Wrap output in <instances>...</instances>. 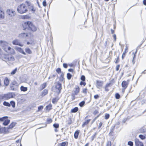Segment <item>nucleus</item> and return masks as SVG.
<instances>
[{
    "label": "nucleus",
    "mask_w": 146,
    "mask_h": 146,
    "mask_svg": "<svg viewBox=\"0 0 146 146\" xmlns=\"http://www.w3.org/2000/svg\"><path fill=\"white\" fill-rule=\"evenodd\" d=\"M17 11L19 13L23 14L28 11L27 7L24 4H22L18 7Z\"/></svg>",
    "instance_id": "obj_1"
},
{
    "label": "nucleus",
    "mask_w": 146,
    "mask_h": 146,
    "mask_svg": "<svg viewBox=\"0 0 146 146\" xmlns=\"http://www.w3.org/2000/svg\"><path fill=\"white\" fill-rule=\"evenodd\" d=\"M25 25L28 27V29L33 31H35L37 30L36 27L30 21H28L25 23Z\"/></svg>",
    "instance_id": "obj_2"
},
{
    "label": "nucleus",
    "mask_w": 146,
    "mask_h": 146,
    "mask_svg": "<svg viewBox=\"0 0 146 146\" xmlns=\"http://www.w3.org/2000/svg\"><path fill=\"white\" fill-rule=\"evenodd\" d=\"M19 86L18 83L15 81H13L10 85V90L13 91H16Z\"/></svg>",
    "instance_id": "obj_3"
},
{
    "label": "nucleus",
    "mask_w": 146,
    "mask_h": 146,
    "mask_svg": "<svg viewBox=\"0 0 146 146\" xmlns=\"http://www.w3.org/2000/svg\"><path fill=\"white\" fill-rule=\"evenodd\" d=\"M55 88H56L55 92H57L58 94H59L62 89L61 84L59 82L57 83L56 85Z\"/></svg>",
    "instance_id": "obj_4"
},
{
    "label": "nucleus",
    "mask_w": 146,
    "mask_h": 146,
    "mask_svg": "<svg viewBox=\"0 0 146 146\" xmlns=\"http://www.w3.org/2000/svg\"><path fill=\"white\" fill-rule=\"evenodd\" d=\"M5 100H8L11 98H13L15 96L14 93H9L7 94H4Z\"/></svg>",
    "instance_id": "obj_5"
},
{
    "label": "nucleus",
    "mask_w": 146,
    "mask_h": 146,
    "mask_svg": "<svg viewBox=\"0 0 146 146\" xmlns=\"http://www.w3.org/2000/svg\"><path fill=\"white\" fill-rule=\"evenodd\" d=\"M135 141L136 146H144L143 143L140 141L138 139L136 138L135 140Z\"/></svg>",
    "instance_id": "obj_6"
},
{
    "label": "nucleus",
    "mask_w": 146,
    "mask_h": 146,
    "mask_svg": "<svg viewBox=\"0 0 146 146\" xmlns=\"http://www.w3.org/2000/svg\"><path fill=\"white\" fill-rule=\"evenodd\" d=\"M7 13L11 17L15 15V11L13 10H7Z\"/></svg>",
    "instance_id": "obj_7"
},
{
    "label": "nucleus",
    "mask_w": 146,
    "mask_h": 146,
    "mask_svg": "<svg viewBox=\"0 0 146 146\" xmlns=\"http://www.w3.org/2000/svg\"><path fill=\"white\" fill-rule=\"evenodd\" d=\"M79 91L80 88L78 86H77L74 88V94L73 95V98L72 99V100L75 99L74 98V96L78 94L79 92Z\"/></svg>",
    "instance_id": "obj_8"
},
{
    "label": "nucleus",
    "mask_w": 146,
    "mask_h": 146,
    "mask_svg": "<svg viewBox=\"0 0 146 146\" xmlns=\"http://www.w3.org/2000/svg\"><path fill=\"white\" fill-rule=\"evenodd\" d=\"M13 44L14 45H18L20 46H23V45L21 43L20 40L18 39H15L12 42Z\"/></svg>",
    "instance_id": "obj_9"
},
{
    "label": "nucleus",
    "mask_w": 146,
    "mask_h": 146,
    "mask_svg": "<svg viewBox=\"0 0 146 146\" xmlns=\"http://www.w3.org/2000/svg\"><path fill=\"white\" fill-rule=\"evenodd\" d=\"M128 85V84L127 82L125 81H123L121 83L122 87L124 89V90L127 88V87Z\"/></svg>",
    "instance_id": "obj_10"
},
{
    "label": "nucleus",
    "mask_w": 146,
    "mask_h": 146,
    "mask_svg": "<svg viewBox=\"0 0 146 146\" xmlns=\"http://www.w3.org/2000/svg\"><path fill=\"white\" fill-rule=\"evenodd\" d=\"M28 35V34L27 33H22L19 35V37L20 38H23L27 37Z\"/></svg>",
    "instance_id": "obj_11"
},
{
    "label": "nucleus",
    "mask_w": 146,
    "mask_h": 146,
    "mask_svg": "<svg viewBox=\"0 0 146 146\" xmlns=\"http://www.w3.org/2000/svg\"><path fill=\"white\" fill-rule=\"evenodd\" d=\"M6 59L9 61H13L14 60V58L13 56H6Z\"/></svg>",
    "instance_id": "obj_12"
},
{
    "label": "nucleus",
    "mask_w": 146,
    "mask_h": 146,
    "mask_svg": "<svg viewBox=\"0 0 146 146\" xmlns=\"http://www.w3.org/2000/svg\"><path fill=\"white\" fill-rule=\"evenodd\" d=\"M9 80L8 78H7L6 77L5 78L4 80V84L6 86H7L9 85Z\"/></svg>",
    "instance_id": "obj_13"
},
{
    "label": "nucleus",
    "mask_w": 146,
    "mask_h": 146,
    "mask_svg": "<svg viewBox=\"0 0 146 146\" xmlns=\"http://www.w3.org/2000/svg\"><path fill=\"white\" fill-rule=\"evenodd\" d=\"M80 131L79 130H77L75 131V132L74 133V137L76 139H77L78 138V135Z\"/></svg>",
    "instance_id": "obj_14"
},
{
    "label": "nucleus",
    "mask_w": 146,
    "mask_h": 146,
    "mask_svg": "<svg viewBox=\"0 0 146 146\" xmlns=\"http://www.w3.org/2000/svg\"><path fill=\"white\" fill-rule=\"evenodd\" d=\"M17 50L23 54L25 55L26 53L25 52L23 49L20 47H18L17 48Z\"/></svg>",
    "instance_id": "obj_15"
},
{
    "label": "nucleus",
    "mask_w": 146,
    "mask_h": 146,
    "mask_svg": "<svg viewBox=\"0 0 146 146\" xmlns=\"http://www.w3.org/2000/svg\"><path fill=\"white\" fill-rule=\"evenodd\" d=\"M16 123L15 122H12L7 128L8 129L13 128L15 125Z\"/></svg>",
    "instance_id": "obj_16"
},
{
    "label": "nucleus",
    "mask_w": 146,
    "mask_h": 146,
    "mask_svg": "<svg viewBox=\"0 0 146 146\" xmlns=\"http://www.w3.org/2000/svg\"><path fill=\"white\" fill-rule=\"evenodd\" d=\"M4 18V13L3 11L0 10V19H3Z\"/></svg>",
    "instance_id": "obj_17"
},
{
    "label": "nucleus",
    "mask_w": 146,
    "mask_h": 146,
    "mask_svg": "<svg viewBox=\"0 0 146 146\" xmlns=\"http://www.w3.org/2000/svg\"><path fill=\"white\" fill-rule=\"evenodd\" d=\"M25 52L28 54H30L32 53L31 50L29 48H26L25 49Z\"/></svg>",
    "instance_id": "obj_18"
},
{
    "label": "nucleus",
    "mask_w": 146,
    "mask_h": 146,
    "mask_svg": "<svg viewBox=\"0 0 146 146\" xmlns=\"http://www.w3.org/2000/svg\"><path fill=\"white\" fill-rule=\"evenodd\" d=\"M27 89L28 88L27 87H25L23 86H21L20 87V90L22 91L25 92L27 90Z\"/></svg>",
    "instance_id": "obj_19"
},
{
    "label": "nucleus",
    "mask_w": 146,
    "mask_h": 146,
    "mask_svg": "<svg viewBox=\"0 0 146 146\" xmlns=\"http://www.w3.org/2000/svg\"><path fill=\"white\" fill-rule=\"evenodd\" d=\"M68 142H64L59 143L58 146H67Z\"/></svg>",
    "instance_id": "obj_20"
},
{
    "label": "nucleus",
    "mask_w": 146,
    "mask_h": 146,
    "mask_svg": "<svg viewBox=\"0 0 146 146\" xmlns=\"http://www.w3.org/2000/svg\"><path fill=\"white\" fill-rule=\"evenodd\" d=\"M10 120L9 119H7L5 120L3 123V125L5 126L7 125L10 123Z\"/></svg>",
    "instance_id": "obj_21"
},
{
    "label": "nucleus",
    "mask_w": 146,
    "mask_h": 146,
    "mask_svg": "<svg viewBox=\"0 0 146 146\" xmlns=\"http://www.w3.org/2000/svg\"><path fill=\"white\" fill-rule=\"evenodd\" d=\"M46 86V83H44L43 84L41 85L40 88V91L44 89Z\"/></svg>",
    "instance_id": "obj_22"
},
{
    "label": "nucleus",
    "mask_w": 146,
    "mask_h": 146,
    "mask_svg": "<svg viewBox=\"0 0 146 146\" xmlns=\"http://www.w3.org/2000/svg\"><path fill=\"white\" fill-rule=\"evenodd\" d=\"M48 93V90L47 89L44 90L42 92V96L46 95Z\"/></svg>",
    "instance_id": "obj_23"
},
{
    "label": "nucleus",
    "mask_w": 146,
    "mask_h": 146,
    "mask_svg": "<svg viewBox=\"0 0 146 146\" xmlns=\"http://www.w3.org/2000/svg\"><path fill=\"white\" fill-rule=\"evenodd\" d=\"M28 7L29 8L31 11H32L33 13H34V12L35 11V9H34L33 5L32 4L31 5L29 6V7Z\"/></svg>",
    "instance_id": "obj_24"
},
{
    "label": "nucleus",
    "mask_w": 146,
    "mask_h": 146,
    "mask_svg": "<svg viewBox=\"0 0 146 146\" xmlns=\"http://www.w3.org/2000/svg\"><path fill=\"white\" fill-rule=\"evenodd\" d=\"M90 119H89L87 120L86 121L84 122L82 125V127H84L86 125L88 124L89 122H90Z\"/></svg>",
    "instance_id": "obj_25"
},
{
    "label": "nucleus",
    "mask_w": 146,
    "mask_h": 146,
    "mask_svg": "<svg viewBox=\"0 0 146 146\" xmlns=\"http://www.w3.org/2000/svg\"><path fill=\"white\" fill-rule=\"evenodd\" d=\"M78 108L77 107H75L71 110V112L72 113H76L78 110Z\"/></svg>",
    "instance_id": "obj_26"
},
{
    "label": "nucleus",
    "mask_w": 146,
    "mask_h": 146,
    "mask_svg": "<svg viewBox=\"0 0 146 146\" xmlns=\"http://www.w3.org/2000/svg\"><path fill=\"white\" fill-rule=\"evenodd\" d=\"M7 130V129L5 127L0 128V132H5Z\"/></svg>",
    "instance_id": "obj_27"
},
{
    "label": "nucleus",
    "mask_w": 146,
    "mask_h": 146,
    "mask_svg": "<svg viewBox=\"0 0 146 146\" xmlns=\"http://www.w3.org/2000/svg\"><path fill=\"white\" fill-rule=\"evenodd\" d=\"M3 104L4 106H6L10 107L11 106V104L9 103L6 101H4Z\"/></svg>",
    "instance_id": "obj_28"
},
{
    "label": "nucleus",
    "mask_w": 146,
    "mask_h": 146,
    "mask_svg": "<svg viewBox=\"0 0 146 146\" xmlns=\"http://www.w3.org/2000/svg\"><path fill=\"white\" fill-rule=\"evenodd\" d=\"M52 105L51 104H50L46 106V109L47 110H50L51 109Z\"/></svg>",
    "instance_id": "obj_29"
},
{
    "label": "nucleus",
    "mask_w": 146,
    "mask_h": 146,
    "mask_svg": "<svg viewBox=\"0 0 146 146\" xmlns=\"http://www.w3.org/2000/svg\"><path fill=\"white\" fill-rule=\"evenodd\" d=\"M58 99L56 98H54L52 100V102L54 104L56 103L58 100Z\"/></svg>",
    "instance_id": "obj_30"
},
{
    "label": "nucleus",
    "mask_w": 146,
    "mask_h": 146,
    "mask_svg": "<svg viewBox=\"0 0 146 146\" xmlns=\"http://www.w3.org/2000/svg\"><path fill=\"white\" fill-rule=\"evenodd\" d=\"M8 118L7 116H4L0 118V121H3L6 120Z\"/></svg>",
    "instance_id": "obj_31"
},
{
    "label": "nucleus",
    "mask_w": 146,
    "mask_h": 146,
    "mask_svg": "<svg viewBox=\"0 0 146 146\" xmlns=\"http://www.w3.org/2000/svg\"><path fill=\"white\" fill-rule=\"evenodd\" d=\"M10 104H11V105L12 106L13 108H14L15 107V102L14 101H11Z\"/></svg>",
    "instance_id": "obj_32"
},
{
    "label": "nucleus",
    "mask_w": 146,
    "mask_h": 146,
    "mask_svg": "<svg viewBox=\"0 0 146 146\" xmlns=\"http://www.w3.org/2000/svg\"><path fill=\"white\" fill-rule=\"evenodd\" d=\"M0 44L3 45H6L7 44V42L4 40H0Z\"/></svg>",
    "instance_id": "obj_33"
},
{
    "label": "nucleus",
    "mask_w": 146,
    "mask_h": 146,
    "mask_svg": "<svg viewBox=\"0 0 146 146\" xmlns=\"http://www.w3.org/2000/svg\"><path fill=\"white\" fill-rule=\"evenodd\" d=\"M85 104V102L84 101H82V102H81L79 104V105L81 107H83L84 105Z\"/></svg>",
    "instance_id": "obj_34"
},
{
    "label": "nucleus",
    "mask_w": 146,
    "mask_h": 146,
    "mask_svg": "<svg viewBox=\"0 0 146 146\" xmlns=\"http://www.w3.org/2000/svg\"><path fill=\"white\" fill-rule=\"evenodd\" d=\"M139 137L142 140L146 138V137L145 136L141 134L139 135Z\"/></svg>",
    "instance_id": "obj_35"
},
{
    "label": "nucleus",
    "mask_w": 146,
    "mask_h": 146,
    "mask_svg": "<svg viewBox=\"0 0 146 146\" xmlns=\"http://www.w3.org/2000/svg\"><path fill=\"white\" fill-rule=\"evenodd\" d=\"M67 77L68 80H70L72 77V75L70 73H68L67 74Z\"/></svg>",
    "instance_id": "obj_36"
},
{
    "label": "nucleus",
    "mask_w": 146,
    "mask_h": 146,
    "mask_svg": "<svg viewBox=\"0 0 146 146\" xmlns=\"http://www.w3.org/2000/svg\"><path fill=\"white\" fill-rule=\"evenodd\" d=\"M115 98L117 99H118L120 98V96L119 94L118 93H117L115 94Z\"/></svg>",
    "instance_id": "obj_37"
},
{
    "label": "nucleus",
    "mask_w": 146,
    "mask_h": 146,
    "mask_svg": "<svg viewBox=\"0 0 146 146\" xmlns=\"http://www.w3.org/2000/svg\"><path fill=\"white\" fill-rule=\"evenodd\" d=\"M17 68H15L14 70H13L11 72V74L12 75H13L15 74L16 72L17 71Z\"/></svg>",
    "instance_id": "obj_38"
},
{
    "label": "nucleus",
    "mask_w": 146,
    "mask_h": 146,
    "mask_svg": "<svg viewBox=\"0 0 146 146\" xmlns=\"http://www.w3.org/2000/svg\"><path fill=\"white\" fill-rule=\"evenodd\" d=\"M53 127L56 129H57L59 127V125L58 123H54L53 125Z\"/></svg>",
    "instance_id": "obj_39"
},
{
    "label": "nucleus",
    "mask_w": 146,
    "mask_h": 146,
    "mask_svg": "<svg viewBox=\"0 0 146 146\" xmlns=\"http://www.w3.org/2000/svg\"><path fill=\"white\" fill-rule=\"evenodd\" d=\"M3 100H5L4 94L2 95H0V101Z\"/></svg>",
    "instance_id": "obj_40"
},
{
    "label": "nucleus",
    "mask_w": 146,
    "mask_h": 146,
    "mask_svg": "<svg viewBox=\"0 0 146 146\" xmlns=\"http://www.w3.org/2000/svg\"><path fill=\"white\" fill-rule=\"evenodd\" d=\"M127 144L129 146H133V142L131 141L128 142Z\"/></svg>",
    "instance_id": "obj_41"
},
{
    "label": "nucleus",
    "mask_w": 146,
    "mask_h": 146,
    "mask_svg": "<svg viewBox=\"0 0 146 146\" xmlns=\"http://www.w3.org/2000/svg\"><path fill=\"white\" fill-rule=\"evenodd\" d=\"M110 114L108 113H106L105 115V118L106 119H108L110 117Z\"/></svg>",
    "instance_id": "obj_42"
},
{
    "label": "nucleus",
    "mask_w": 146,
    "mask_h": 146,
    "mask_svg": "<svg viewBox=\"0 0 146 146\" xmlns=\"http://www.w3.org/2000/svg\"><path fill=\"white\" fill-rule=\"evenodd\" d=\"M97 86L98 88H100V82L97 81Z\"/></svg>",
    "instance_id": "obj_43"
},
{
    "label": "nucleus",
    "mask_w": 146,
    "mask_h": 146,
    "mask_svg": "<svg viewBox=\"0 0 146 146\" xmlns=\"http://www.w3.org/2000/svg\"><path fill=\"white\" fill-rule=\"evenodd\" d=\"M56 72L57 73L59 74L61 73V69L60 68H58L56 70Z\"/></svg>",
    "instance_id": "obj_44"
},
{
    "label": "nucleus",
    "mask_w": 146,
    "mask_h": 146,
    "mask_svg": "<svg viewBox=\"0 0 146 146\" xmlns=\"http://www.w3.org/2000/svg\"><path fill=\"white\" fill-rule=\"evenodd\" d=\"M81 80L83 81H84L85 80V77L84 75H82L80 78Z\"/></svg>",
    "instance_id": "obj_45"
},
{
    "label": "nucleus",
    "mask_w": 146,
    "mask_h": 146,
    "mask_svg": "<svg viewBox=\"0 0 146 146\" xmlns=\"http://www.w3.org/2000/svg\"><path fill=\"white\" fill-rule=\"evenodd\" d=\"M114 133H109V136H110L113 139V138L114 137Z\"/></svg>",
    "instance_id": "obj_46"
},
{
    "label": "nucleus",
    "mask_w": 146,
    "mask_h": 146,
    "mask_svg": "<svg viewBox=\"0 0 146 146\" xmlns=\"http://www.w3.org/2000/svg\"><path fill=\"white\" fill-rule=\"evenodd\" d=\"M80 84L81 85H83L84 86L86 85V84L85 82H84V81H82L80 82Z\"/></svg>",
    "instance_id": "obj_47"
},
{
    "label": "nucleus",
    "mask_w": 146,
    "mask_h": 146,
    "mask_svg": "<svg viewBox=\"0 0 146 146\" xmlns=\"http://www.w3.org/2000/svg\"><path fill=\"white\" fill-rule=\"evenodd\" d=\"M42 5L44 7H46V3L45 0H44L42 2Z\"/></svg>",
    "instance_id": "obj_48"
},
{
    "label": "nucleus",
    "mask_w": 146,
    "mask_h": 146,
    "mask_svg": "<svg viewBox=\"0 0 146 146\" xmlns=\"http://www.w3.org/2000/svg\"><path fill=\"white\" fill-rule=\"evenodd\" d=\"M29 18V17L28 15H25L23 16V18L24 19H28Z\"/></svg>",
    "instance_id": "obj_49"
},
{
    "label": "nucleus",
    "mask_w": 146,
    "mask_h": 146,
    "mask_svg": "<svg viewBox=\"0 0 146 146\" xmlns=\"http://www.w3.org/2000/svg\"><path fill=\"white\" fill-rule=\"evenodd\" d=\"M119 56H118L116 58V60L115 61V63L117 64V63H118L119 62Z\"/></svg>",
    "instance_id": "obj_50"
},
{
    "label": "nucleus",
    "mask_w": 146,
    "mask_h": 146,
    "mask_svg": "<svg viewBox=\"0 0 146 146\" xmlns=\"http://www.w3.org/2000/svg\"><path fill=\"white\" fill-rule=\"evenodd\" d=\"M126 52L125 51H124V52H123V53L122 54V58L123 59L124 58V57L125 56V54H126Z\"/></svg>",
    "instance_id": "obj_51"
},
{
    "label": "nucleus",
    "mask_w": 146,
    "mask_h": 146,
    "mask_svg": "<svg viewBox=\"0 0 146 146\" xmlns=\"http://www.w3.org/2000/svg\"><path fill=\"white\" fill-rule=\"evenodd\" d=\"M43 107L42 106H39L38 107V111H40V110H42L43 108Z\"/></svg>",
    "instance_id": "obj_52"
},
{
    "label": "nucleus",
    "mask_w": 146,
    "mask_h": 146,
    "mask_svg": "<svg viewBox=\"0 0 146 146\" xmlns=\"http://www.w3.org/2000/svg\"><path fill=\"white\" fill-rule=\"evenodd\" d=\"M47 121L48 123H50L52 122V120L51 119L49 118L47 119Z\"/></svg>",
    "instance_id": "obj_53"
},
{
    "label": "nucleus",
    "mask_w": 146,
    "mask_h": 146,
    "mask_svg": "<svg viewBox=\"0 0 146 146\" xmlns=\"http://www.w3.org/2000/svg\"><path fill=\"white\" fill-rule=\"evenodd\" d=\"M87 89L86 88L83 89L82 90L83 93L86 94L87 93Z\"/></svg>",
    "instance_id": "obj_54"
},
{
    "label": "nucleus",
    "mask_w": 146,
    "mask_h": 146,
    "mask_svg": "<svg viewBox=\"0 0 146 146\" xmlns=\"http://www.w3.org/2000/svg\"><path fill=\"white\" fill-rule=\"evenodd\" d=\"M30 42L31 43V44H32L33 45H34L35 44V43L33 40H30Z\"/></svg>",
    "instance_id": "obj_55"
},
{
    "label": "nucleus",
    "mask_w": 146,
    "mask_h": 146,
    "mask_svg": "<svg viewBox=\"0 0 146 146\" xmlns=\"http://www.w3.org/2000/svg\"><path fill=\"white\" fill-rule=\"evenodd\" d=\"M96 133H94V135H93L91 137L92 141H93L94 139V137H95V136H96Z\"/></svg>",
    "instance_id": "obj_56"
},
{
    "label": "nucleus",
    "mask_w": 146,
    "mask_h": 146,
    "mask_svg": "<svg viewBox=\"0 0 146 146\" xmlns=\"http://www.w3.org/2000/svg\"><path fill=\"white\" fill-rule=\"evenodd\" d=\"M120 66V65L118 64V65H117V66H116V70L117 71L119 70Z\"/></svg>",
    "instance_id": "obj_57"
},
{
    "label": "nucleus",
    "mask_w": 146,
    "mask_h": 146,
    "mask_svg": "<svg viewBox=\"0 0 146 146\" xmlns=\"http://www.w3.org/2000/svg\"><path fill=\"white\" fill-rule=\"evenodd\" d=\"M63 67L65 68H67L68 67L67 64L66 63H64L63 64Z\"/></svg>",
    "instance_id": "obj_58"
},
{
    "label": "nucleus",
    "mask_w": 146,
    "mask_h": 146,
    "mask_svg": "<svg viewBox=\"0 0 146 146\" xmlns=\"http://www.w3.org/2000/svg\"><path fill=\"white\" fill-rule=\"evenodd\" d=\"M137 52V49H136V51H135V52L134 54V56H133V58H135L136 57V54Z\"/></svg>",
    "instance_id": "obj_59"
},
{
    "label": "nucleus",
    "mask_w": 146,
    "mask_h": 146,
    "mask_svg": "<svg viewBox=\"0 0 146 146\" xmlns=\"http://www.w3.org/2000/svg\"><path fill=\"white\" fill-rule=\"evenodd\" d=\"M99 97V95L98 94L95 95L94 96V98L95 99H97Z\"/></svg>",
    "instance_id": "obj_60"
},
{
    "label": "nucleus",
    "mask_w": 146,
    "mask_h": 146,
    "mask_svg": "<svg viewBox=\"0 0 146 146\" xmlns=\"http://www.w3.org/2000/svg\"><path fill=\"white\" fill-rule=\"evenodd\" d=\"M128 119L127 118H124L122 122L123 123H125V122Z\"/></svg>",
    "instance_id": "obj_61"
},
{
    "label": "nucleus",
    "mask_w": 146,
    "mask_h": 146,
    "mask_svg": "<svg viewBox=\"0 0 146 146\" xmlns=\"http://www.w3.org/2000/svg\"><path fill=\"white\" fill-rule=\"evenodd\" d=\"M113 37L114 39V40L115 41H116V36L115 34H114L113 36Z\"/></svg>",
    "instance_id": "obj_62"
},
{
    "label": "nucleus",
    "mask_w": 146,
    "mask_h": 146,
    "mask_svg": "<svg viewBox=\"0 0 146 146\" xmlns=\"http://www.w3.org/2000/svg\"><path fill=\"white\" fill-rule=\"evenodd\" d=\"M115 128V125L113 126H111V127L110 130H111L112 131L113 130L114 131V130Z\"/></svg>",
    "instance_id": "obj_63"
},
{
    "label": "nucleus",
    "mask_w": 146,
    "mask_h": 146,
    "mask_svg": "<svg viewBox=\"0 0 146 146\" xmlns=\"http://www.w3.org/2000/svg\"><path fill=\"white\" fill-rule=\"evenodd\" d=\"M140 131L141 133L145 132V131L144 130V129L143 128H141L140 129Z\"/></svg>",
    "instance_id": "obj_64"
}]
</instances>
